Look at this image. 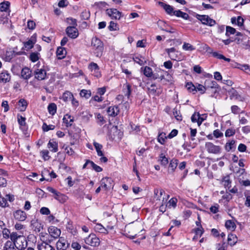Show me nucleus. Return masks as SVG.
I'll return each mask as SVG.
<instances>
[{
	"label": "nucleus",
	"instance_id": "45",
	"mask_svg": "<svg viewBox=\"0 0 250 250\" xmlns=\"http://www.w3.org/2000/svg\"><path fill=\"white\" fill-rule=\"evenodd\" d=\"M230 98L232 99L237 100L239 101H243L244 100V98L240 95L236 91H233L230 96Z\"/></svg>",
	"mask_w": 250,
	"mask_h": 250
},
{
	"label": "nucleus",
	"instance_id": "36",
	"mask_svg": "<svg viewBox=\"0 0 250 250\" xmlns=\"http://www.w3.org/2000/svg\"><path fill=\"white\" fill-rule=\"evenodd\" d=\"M93 145L96 150L98 155L99 156H103L104 155V153L102 151L103 148L102 145L96 142H94Z\"/></svg>",
	"mask_w": 250,
	"mask_h": 250
},
{
	"label": "nucleus",
	"instance_id": "44",
	"mask_svg": "<svg viewBox=\"0 0 250 250\" xmlns=\"http://www.w3.org/2000/svg\"><path fill=\"white\" fill-rule=\"evenodd\" d=\"M40 55L38 52H32L30 54V60L32 62H36L39 60Z\"/></svg>",
	"mask_w": 250,
	"mask_h": 250
},
{
	"label": "nucleus",
	"instance_id": "52",
	"mask_svg": "<svg viewBox=\"0 0 250 250\" xmlns=\"http://www.w3.org/2000/svg\"><path fill=\"white\" fill-rule=\"evenodd\" d=\"M17 119L18 123L20 125L21 127L25 126L26 125V119L25 117H22L21 115L20 114H18Z\"/></svg>",
	"mask_w": 250,
	"mask_h": 250
},
{
	"label": "nucleus",
	"instance_id": "56",
	"mask_svg": "<svg viewBox=\"0 0 250 250\" xmlns=\"http://www.w3.org/2000/svg\"><path fill=\"white\" fill-rule=\"evenodd\" d=\"M236 33V30L235 28L227 26L226 27V36L229 37L230 35L234 34Z\"/></svg>",
	"mask_w": 250,
	"mask_h": 250
},
{
	"label": "nucleus",
	"instance_id": "3",
	"mask_svg": "<svg viewBox=\"0 0 250 250\" xmlns=\"http://www.w3.org/2000/svg\"><path fill=\"white\" fill-rule=\"evenodd\" d=\"M91 45L96 56L97 57H101L104 50L103 42L97 38H94L92 39Z\"/></svg>",
	"mask_w": 250,
	"mask_h": 250
},
{
	"label": "nucleus",
	"instance_id": "34",
	"mask_svg": "<svg viewBox=\"0 0 250 250\" xmlns=\"http://www.w3.org/2000/svg\"><path fill=\"white\" fill-rule=\"evenodd\" d=\"M191 120L193 123L197 122L199 125L202 124V122L203 121V120L200 117V115L198 113H194L192 115L191 117Z\"/></svg>",
	"mask_w": 250,
	"mask_h": 250
},
{
	"label": "nucleus",
	"instance_id": "11",
	"mask_svg": "<svg viewBox=\"0 0 250 250\" xmlns=\"http://www.w3.org/2000/svg\"><path fill=\"white\" fill-rule=\"evenodd\" d=\"M65 32L69 38L73 39L77 38L79 36L78 30L74 26H68L65 29Z\"/></svg>",
	"mask_w": 250,
	"mask_h": 250
},
{
	"label": "nucleus",
	"instance_id": "63",
	"mask_svg": "<svg viewBox=\"0 0 250 250\" xmlns=\"http://www.w3.org/2000/svg\"><path fill=\"white\" fill-rule=\"evenodd\" d=\"M173 115L177 121H181L182 120V115L179 111L177 109H174L173 111Z\"/></svg>",
	"mask_w": 250,
	"mask_h": 250
},
{
	"label": "nucleus",
	"instance_id": "30",
	"mask_svg": "<svg viewBox=\"0 0 250 250\" xmlns=\"http://www.w3.org/2000/svg\"><path fill=\"white\" fill-rule=\"evenodd\" d=\"M166 196L167 197H165L164 196L163 197L162 204L159 208V211L162 213H164L166 211V208L167 207V203L169 196V195H166Z\"/></svg>",
	"mask_w": 250,
	"mask_h": 250
},
{
	"label": "nucleus",
	"instance_id": "27",
	"mask_svg": "<svg viewBox=\"0 0 250 250\" xmlns=\"http://www.w3.org/2000/svg\"><path fill=\"white\" fill-rule=\"evenodd\" d=\"M47 147L51 151L56 152L58 150V143L54 140H50L47 144Z\"/></svg>",
	"mask_w": 250,
	"mask_h": 250
},
{
	"label": "nucleus",
	"instance_id": "39",
	"mask_svg": "<svg viewBox=\"0 0 250 250\" xmlns=\"http://www.w3.org/2000/svg\"><path fill=\"white\" fill-rule=\"evenodd\" d=\"M123 90L125 96L128 98L131 93L130 85L128 83L125 84Z\"/></svg>",
	"mask_w": 250,
	"mask_h": 250
},
{
	"label": "nucleus",
	"instance_id": "41",
	"mask_svg": "<svg viewBox=\"0 0 250 250\" xmlns=\"http://www.w3.org/2000/svg\"><path fill=\"white\" fill-rule=\"evenodd\" d=\"M133 60L139 64L142 65L146 62L145 58L141 56H137L133 57Z\"/></svg>",
	"mask_w": 250,
	"mask_h": 250
},
{
	"label": "nucleus",
	"instance_id": "53",
	"mask_svg": "<svg viewBox=\"0 0 250 250\" xmlns=\"http://www.w3.org/2000/svg\"><path fill=\"white\" fill-rule=\"evenodd\" d=\"M167 138V137L166 136V134L162 132L159 134L157 140L161 144L164 145Z\"/></svg>",
	"mask_w": 250,
	"mask_h": 250
},
{
	"label": "nucleus",
	"instance_id": "33",
	"mask_svg": "<svg viewBox=\"0 0 250 250\" xmlns=\"http://www.w3.org/2000/svg\"><path fill=\"white\" fill-rule=\"evenodd\" d=\"M225 227L228 230L232 231H234L236 228L235 223L231 220H228L226 221Z\"/></svg>",
	"mask_w": 250,
	"mask_h": 250
},
{
	"label": "nucleus",
	"instance_id": "17",
	"mask_svg": "<svg viewBox=\"0 0 250 250\" xmlns=\"http://www.w3.org/2000/svg\"><path fill=\"white\" fill-rule=\"evenodd\" d=\"M37 246L38 250H55L54 247L45 241L38 242Z\"/></svg>",
	"mask_w": 250,
	"mask_h": 250
},
{
	"label": "nucleus",
	"instance_id": "48",
	"mask_svg": "<svg viewBox=\"0 0 250 250\" xmlns=\"http://www.w3.org/2000/svg\"><path fill=\"white\" fill-rule=\"evenodd\" d=\"M47 189L49 192L54 194L56 195L55 197V198L57 200H59V198L60 197L62 196V194L58 192L56 190H55L54 188H53L51 187H48L47 188Z\"/></svg>",
	"mask_w": 250,
	"mask_h": 250
},
{
	"label": "nucleus",
	"instance_id": "21",
	"mask_svg": "<svg viewBox=\"0 0 250 250\" xmlns=\"http://www.w3.org/2000/svg\"><path fill=\"white\" fill-rule=\"evenodd\" d=\"M14 216L16 219L20 221H23L26 218L25 212L21 210H17L14 212Z\"/></svg>",
	"mask_w": 250,
	"mask_h": 250
},
{
	"label": "nucleus",
	"instance_id": "5",
	"mask_svg": "<svg viewBox=\"0 0 250 250\" xmlns=\"http://www.w3.org/2000/svg\"><path fill=\"white\" fill-rule=\"evenodd\" d=\"M196 17L203 24L212 26L216 24V21L208 15L197 14Z\"/></svg>",
	"mask_w": 250,
	"mask_h": 250
},
{
	"label": "nucleus",
	"instance_id": "60",
	"mask_svg": "<svg viewBox=\"0 0 250 250\" xmlns=\"http://www.w3.org/2000/svg\"><path fill=\"white\" fill-rule=\"evenodd\" d=\"M62 148L64 149L67 155L71 156L74 154V151L71 147L64 145L63 146Z\"/></svg>",
	"mask_w": 250,
	"mask_h": 250
},
{
	"label": "nucleus",
	"instance_id": "6",
	"mask_svg": "<svg viewBox=\"0 0 250 250\" xmlns=\"http://www.w3.org/2000/svg\"><path fill=\"white\" fill-rule=\"evenodd\" d=\"M166 52L167 53L169 58L172 60L180 61L182 59L181 53L174 47L166 49Z\"/></svg>",
	"mask_w": 250,
	"mask_h": 250
},
{
	"label": "nucleus",
	"instance_id": "31",
	"mask_svg": "<svg viewBox=\"0 0 250 250\" xmlns=\"http://www.w3.org/2000/svg\"><path fill=\"white\" fill-rule=\"evenodd\" d=\"M160 79L162 83H167V82H171L172 81V78L171 75L166 72L165 75H161Z\"/></svg>",
	"mask_w": 250,
	"mask_h": 250
},
{
	"label": "nucleus",
	"instance_id": "14",
	"mask_svg": "<svg viewBox=\"0 0 250 250\" xmlns=\"http://www.w3.org/2000/svg\"><path fill=\"white\" fill-rule=\"evenodd\" d=\"M158 4L165 10L167 14L170 16L174 15L175 10L173 6L161 1H159Z\"/></svg>",
	"mask_w": 250,
	"mask_h": 250
},
{
	"label": "nucleus",
	"instance_id": "16",
	"mask_svg": "<svg viewBox=\"0 0 250 250\" xmlns=\"http://www.w3.org/2000/svg\"><path fill=\"white\" fill-rule=\"evenodd\" d=\"M36 42V36H32L27 41L23 42V49L26 51L33 48Z\"/></svg>",
	"mask_w": 250,
	"mask_h": 250
},
{
	"label": "nucleus",
	"instance_id": "1",
	"mask_svg": "<svg viewBox=\"0 0 250 250\" xmlns=\"http://www.w3.org/2000/svg\"><path fill=\"white\" fill-rule=\"evenodd\" d=\"M10 239L18 250H24L27 247V241L23 235L13 232L10 234Z\"/></svg>",
	"mask_w": 250,
	"mask_h": 250
},
{
	"label": "nucleus",
	"instance_id": "8",
	"mask_svg": "<svg viewBox=\"0 0 250 250\" xmlns=\"http://www.w3.org/2000/svg\"><path fill=\"white\" fill-rule=\"evenodd\" d=\"M85 243L90 246L96 247L100 244V240L95 234L91 233L84 239Z\"/></svg>",
	"mask_w": 250,
	"mask_h": 250
},
{
	"label": "nucleus",
	"instance_id": "37",
	"mask_svg": "<svg viewBox=\"0 0 250 250\" xmlns=\"http://www.w3.org/2000/svg\"><path fill=\"white\" fill-rule=\"evenodd\" d=\"M237 237L236 235L230 233L228 235V241L230 245H234L237 242Z\"/></svg>",
	"mask_w": 250,
	"mask_h": 250
},
{
	"label": "nucleus",
	"instance_id": "19",
	"mask_svg": "<svg viewBox=\"0 0 250 250\" xmlns=\"http://www.w3.org/2000/svg\"><path fill=\"white\" fill-rule=\"evenodd\" d=\"M48 231L50 235L54 239L59 238L61 232L60 229L54 226L49 227Z\"/></svg>",
	"mask_w": 250,
	"mask_h": 250
},
{
	"label": "nucleus",
	"instance_id": "55",
	"mask_svg": "<svg viewBox=\"0 0 250 250\" xmlns=\"http://www.w3.org/2000/svg\"><path fill=\"white\" fill-rule=\"evenodd\" d=\"M80 95L82 97L88 99L91 96V93L90 90L83 89L81 91Z\"/></svg>",
	"mask_w": 250,
	"mask_h": 250
},
{
	"label": "nucleus",
	"instance_id": "9",
	"mask_svg": "<svg viewBox=\"0 0 250 250\" xmlns=\"http://www.w3.org/2000/svg\"><path fill=\"white\" fill-rule=\"evenodd\" d=\"M233 41L235 42L237 44H241L245 49L250 48L249 40L247 36L236 37Z\"/></svg>",
	"mask_w": 250,
	"mask_h": 250
},
{
	"label": "nucleus",
	"instance_id": "43",
	"mask_svg": "<svg viewBox=\"0 0 250 250\" xmlns=\"http://www.w3.org/2000/svg\"><path fill=\"white\" fill-rule=\"evenodd\" d=\"M57 106L54 103L50 104L48 106V110L49 113L53 115L56 112Z\"/></svg>",
	"mask_w": 250,
	"mask_h": 250
},
{
	"label": "nucleus",
	"instance_id": "50",
	"mask_svg": "<svg viewBox=\"0 0 250 250\" xmlns=\"http://www.w3.org/2000/svg\"><path fill=\"white\" fill-rule=\"evenodd\" d=\"M177 203V199L176 198H172L168 202H167V204L168 208L172 207L175 208L176 207Z\"/></svg>",
	"mask_w": 250,
	"mask_h": 250
},
{
	"label": "nucleus",
	"instance_id": "29",
	"mask_svg": "<svg viewBox=\"0 0 250 250\" xmlns=\"http://www.w3.org/2000/svg\"><path fill=\"white\" fill-rule=\"evenodd\" d=\"M28 103L27 102L23 99H21L18 102V109L20 111H24L27 107Z\"/></svg>",
	"mask_w": 250,
	"mask_h": 250
},
{
	"label": "nucleus",
	"instance_id": "23",
	"mask_svg": "<svg viewBox=\"0 0 250 250\" xmlns=\"http://www.w3.org/2000/svg\"><path fill=\"white\" fill-rule=\"evenodd\" d=\"M32 76V71L28 67L22 68L21 71V77L24 80H28Z\"/></svg>",
	"mask_w": 250,
	"mask_h": 250
},
{
	"label": "nucleus",
	"instance_id": "57",
	"mask_svg": "<svg viewBox=\"0 0 250 250\" xmlns=\"http://www.w3.org/2000/svg\"><path fill=\"white\" fill-rule=\"evenodd\" d=\"M235 143L234 140H231L229 142L227 143L225 146L226 150L227 151L231 150L233 148Z\"/></svg>",
	"mask_w": 250,
	"mask_h": 250
},
{
	"label": "nucleus",
	"instance_id": "4",
	"mask_svg": "<svg viewBox=\"0 0 250 250\" xmlns=\"http://www.w3.org/2000/svg\"><path fill=\"white\" fill-rule=\"evenodd\" d=\"M34 74L35 78L39 81H42L46 79V71L43 65L40 67V63H37L34 67Z\"/></svg>",
	"mask_w": 250,
	"mask_h": 250
},
{
	"label": "nucleus",
	"instance_id": "62",
	"mask_svg": "<svg viewBox=\"0 0 250 250\" xmlns=\"http://www.w3.org/2000/svg\"><path fill=\"white\" fill-rule=\"evenodd\" d=\"M9 204L7 202L6 199L5 198L0 197V206L2 208H5L9 207Z\"/></svg>",
	"mask_w": 250,
	"mask_h": 250
},
{
	"label": "nucleus",
	"instance_id": "46",
	"mask_svg": "<svg viewBox=\"0 0 250 250\" xmlns=\"http://www.w3.org/2000/svg\"><path fill=\"white\" fill-rule=\"evenodd\" d=\"M95 229L96 230H97L98 232L100 233L106 234L108 233V230H107V229L104 228L103 226L100 224H98L96 225Z\"/></svg>",
	"mask_w": 250,
	"mask_h": 250
},
{
	"label": "nucleus",
	"instance_id": "64",
	"mask_svg": "<svg viewBox=\"0 0 250 250\" xmlns=\"http://www.w3.org/2000/svg\"><path fill=\"white\" fill-rule=\"evenodd\" d=\"M42 156L43 159L46 161L48 160L50 158V156L49 155V151L47 150H43L41 152Z\"/></svg>",
	"mask_w": 250,
	"mask_h": 250
},
{
	"label": "nucleus",
	"instance_id": "51",
	"mask_svg": "<svg viewBox=\"0 0 250 250\" xmlns=\"http://www.w3.org/2000/svg\"><path fill=\"white\" fill-rule=\"evenodd\" d=\"M55 126L53 125H47L46 123H44L42 126V130L44 132L48 131L49 130H54Z\"/></svg>",
	"mask_w": 250,
	"mask_h": 250
},
{
	"label": "nucleus",
	"instance_id": "26",
	"mask_svg": "<svg viewBox=\"0 0 250 250\" xmlns=\"http://www.w3.org/2000/svg\"><path fill=\"white\" fill-rule=\"evenodd\" d=\"M2 250H17V249L11 240H8L4 244Z\"/></svg>",
	"mask_w": 250,
	"mask_h": 250
},
{
	"label": "nucleus",
	"instance_id": "18",
	"mask_svg": "<svg viewBox=\"0 0 250 250\" xmlns=\"http://www.w3.org/2000/svg\"><path fill=\"white\" fill-rule=\"evenodd\" d=\"M88 68L90 70L92 75L96 77L101 76V73L99 71V67L97 63L94 62L90 63L88 65Z\"/></svg>",
	"mask_w": 250,
	"mask_h": 250
},
{
	"label": "nucleus",
	"instance_id": "20",
	"mask_svg": "<svg viewBox=\"0 0 250 250\" xmlns=\"http://www.w3.org/2000/svg\"><path fill=\"white\" fill-rule=\"evenodd\" d=\"M112 180L110 178L104 177L101 181V187L105 190L110 188L112 186Z\"/></svg>",
	"mask_w": 250,
	"mask_h": 250
},
{
	"label": "nucleus",
	"instance_id": "32",
	"mask_svg": "<svg viewBox=\"0 0 250 250\" xmlns=\"http://www.w3.org/2000/svg\"><path fill=\"white\" fill-rule=\"evenodd\" d=\"M173 16L178 18H182L184 20H188L189 18V15L187 13L183 12L180 10H175Z\"/></svg>",
	"mask_w": 250,
	"mask_h": 250
},
{
	"label": "nucleus",
	"instance_id": "54",
	"mask_svg": "<svg viewBox=\"0 0 250 250\" xmlns=\"http://www.w3.org/2000/svg\"><path fill=\"white\" fill-rule=\"evenodd\" d=\"M182 48L186 51H193L195 49V47L189 43L184 42Z\"/></svg>",
	"mask_w": 250,
	"mask_h": 250
},
{
	"label": "nucleus",
	"instance_id": "25",
	"mask_svg": "<svg viewBox=\"0 0 250 250\" xmlns=\"http://www.w3.org/2000/svg\"><path fill=\"white\" fill-rule=\"evenodd\" d=\"M63 122L65 124L66 127H70L74 122V118L69 114H66L63 118Z\"/></svg>",
	"mask_w": 250,
	"mask_h": 250
},
{
	"label": "nucleus",
	"instance_id": "28",
	"mask_svg": "<svg viewBox=\"0 0 250 250\" xmlns=\"http://www.w3.org/2000/svg\"><path fill=\"white\" fill-rule=\"evenodd\" d=\"M56 54L58 59H62L66 54V49L63 47H59L57 50Z\"/></svg>",
	"mask_w": 250,
	"mask_h": 250
},
{
	"label": "nucleus",
	"instance_id": "49",
	"mask_svg": "<svg viewBox=\"0 0 250 250\" xmlns=\"http://www.w3.org/2000/svg\"><path fill=\"white\" fill-rule=\"evenodd\" d=\"M96 118L97 119V123L100 125H103L105 121L104 120V117L100 113H97L96 114Z\"/></svg>",
	"mask_w": 250,
	"mask_h": 250
},
{
	"label": "nucleus",
	"instance_id": "12",
	"mask_svg": "<svg viewBox=\"0 0 250 250\" xmlns=\"http://www.w3.org/2000/svg\"><path fill=\"white\" fill-rule=\"evenodd\" d=\"M42 178L40 180L41 181L43 180L49 181L51 178H56L57 175L53 171L50 172L47 169H44L42 171Z\"/></svg>",
	"mask_w": 250,
	"mask_h": 250
},
{
	"label": "nucleus",
	"instance_id": "47",
	"mask_svg": "<svg viewBox=\"0 0 250 250\" xmlns=\"http://www.w3.org/2000/svg\"><path fill=\"white\" fill-rule=\"evenodd\" d=\"M10 3L8 1H4L0 3V11L1 12L7 11L9 9Z\"/></svg>",
	"mask_w": 250,
	"mask_h": 250
},
{
	"label": "nucleus",
	"instance_id": "7",
	"mask_svg": "<svg viewBox=\"0 0 250 250\" xmlns=\"http://www.w3.org/2000/svg\"><path fill=\"white\" fill-rule=\"evenodd\" d=\"M205 147L209 153L218 154L221 151V147L220 146H216L211 142L206 143Z\"/></svg>",
	"mask_w": 250,
	"mask_h": 250
},
{
	"label": "nucleus",
	"instance_id": "38",
	"mask_svg": "<svg viewBox=\"0 0 250 250\" xmlns=\"http://www.w3.org/2000/svg\"><path fill=\"white\" fill-rule=\"evenodd\" d=\"M73 95L72 93L69 91H65L63 93L62 96V100L65 102H67L68 101L71 100L72 98H73Z\"/></svg>",
	"mask_w": 250,
	"mask_h": 250
},
{
	"label": "nucleus",
	"instance_id": "35",
	"mask_svg": "<svg viewBox=\"0 0 250 250\" xmlns=\"http://www.w3.org/2000/svg\"><path fill=\"white\" fill-rule=\"evenodd\" d=\"M178 160L177 159H172L170 161L168 167L169 172H173L177 167Z\"/></svg>",
	"mask_w": 250,
	"mask_h": 250
},
{
	"label": "nucleus",
	"instance_id": "10",
	"mask_svg": "<svg viewBox=\"0 0 250 250\" xmlns=\"http://www.w3.org/2000/svg\"><path fill=\"white\" fill-rule=\"evenodd\" d=\"M106 14L112 19L120 20L122 13L115 8H110L106 10Z\"/></svg>",
	"mask_w": 250,
	"mask_h": 250
},
{
	"label": "nucleus",
	"instance_id": "2",
	"mask_svg": "<svg viewBox=\"0 0 250 250\" xmlns=\"http://www.w3.org/2000/svg\"><path fill=\"white\" fill-rule=\"evenodd\" d=\"M143 230L140 224H131L125 227V231L127 233L128 237L133 239L137 235V233Z\"/></svg>",
	"mask_w": 250,
	"mask_h": 250
},
{
	"label": "nucleus",
	"instance_id": "15",
	"mask_svg": "<svg viewBox=\"0 0 250 250\" xmlns=\"http://www.w3.org/2000/svg\"><path fill=\"white\" fill-rule=\"evenodd\" d=\"M166 195H168L165 193V191L162 189L156 188L154 190V199L156 201H161L163 200V197H167Z\"/></svg>",
	"mask_w": 250,
	"mask_h": 250
},
{
	"label": "nucleus",
	"instance_id": "24",
	"mask_svg": "<svg viewBox=\"0 0 250 250\" xmlns=\"http://www.w3.org/2000/svg\"><path fill=\"white\" fill-rule=\"evenodd\" d=\"M10 80V75L6 71H3L0 74V82L6 83Z\"/></svg>",
	"mask_w": 250,
	"mask_h": 250
},
{
	"label": "nucleus",
	"instance_id": "61",
	"mask_svg": "<svg viewBox=\"0 0 250 250\" xmlns=\"http://www.w3.org/2000/svg\"><path fill=\"white\" fill-rule=\"evenodd\" d=\"M144 74L147 77H151L152 74V69L149 67L146 66L144 69Z\"/></svg>",
	"mask_w": 250,
	"mask_h": 250
},
{
	"label": "nucleus",
	"instance_id": "58",
	"mask_svg": "<svg viewBox=\"0 0 250 250\" xmlns=\"http://www.w3.org/2000/svg\"><path fill=\"white\" fill-rule=\"evenodd\" d=\"M222 183L226 188H230L231 181L229 176L225 177L223 179Z\"/></svg>",
	"mask_w": 250,
	"mask_h": 250
},
{
	"label": "nucleus",
	"instance_id": "40",
	"mask_svg": "<svg viewBox=\"0 0 250 250\" xmlns=\"http://www.w3.org/2000/svg\"><path fill=\"white\" fill-rule=\"evenodd\" d=\"M32 225L34 230L36 232H40L43 229V226L37 221H34Z\"/></svg>",
	"mask_w": 250,
	"mask_h": 250
},
{
	"label": "nucleus",
	"instance_id": "22",
	"mask_svg": "<svg viewBox=\"0 0 250 250\" xmlns=\"http://www.w3.org/2000/svg\"><path fill=\"white\" fill-rule=\"evenodd\" d=\"M119 108L117 106H111L108 108L107 112L109 116L115 117L119 113Z\"/></svg>",
	"mask_w": 250,
	"mask_h": 250
},
{
	"label": "nucleus",
	"instance_id": "42",
	"mask_svg": "<svg viewBox=\"0 0 250 250\" xmlns=\"http://www.w3.org/2000/svg\"><path fill=\"white\" fill-rule=\"evenodd\" d=\"M211 53L212 54V56L214 57H215L218 59H223L228 62H229L230 61V59L229 58H226L222 54H219L217 52L212 51V53Z\"/></svg>",
	"mask_w": 250,
	"mask_h": 250
},
{
	"label": "nucleus",
	"instance_id": "13",
	"mask_svg": "<svg viewBox=\"0 0 250 250\" xmlns=\"http://www.w3.org/2000/svg\"><path fill=\"white\" fill-rule=\"evenodd\" d=\"M67 241L63 237H60L56 243L57 250H66L68 247Z\"/></svg>",
	"mask_w": 250,
	"mask_h": 250
},
{
	"label": "nucleus",
	"instance_id": "59",
	"mask_svg": "<svg viewBox=\"0 0 250 250\" xmlns=\"http://www.w3.org/2000/svg\"><path fill=\"white\" fill-rule=\"evenodd\" d=\"M108 28L110 31H116L119 30V29L117 23L112 21L110 22Z\"/></svg>",
	"mask_w": 250,
	"mask_h": 250
}]
</instances>
